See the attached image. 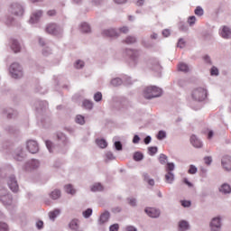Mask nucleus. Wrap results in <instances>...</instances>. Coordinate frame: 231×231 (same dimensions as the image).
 Returning <instances> with one entry per match:
<instances>
[{
	"label": "nucleus",
	"instance_id": "1",
	"mask_svg": "<svg viewBox=\"0 0 231 231\" xmlns=\"http://www.w3.org/2000/svg\"><path fill=\"white\" fill-rule=\"evenodd\" d=\"M0 201L7 208H15L17 207L12 193L5 187H0Z\"/></svg>",
	"mask_w": 231,
	"mask_h": 231
},
{
	"label": "nucleus",
	"instance_id": "2",
	"mask_svg": "<svg viewBox=\"0 0 231 231\" xmlns=\"http://www.w3.org/2000/svg\"><path fill=\"white\" fill-rule=\"evenodd\" d=\"M162 88L156 86L146 87L143 90V97L146 100H152V98H158L162 97Z\"/></svg>",
	"mask_w": 231,
	"mask_h": 231
},
{
	"label": "nucleus",
	"instance_id": "3",
	"mask_svg": "<svg viewBox=\"0 0 231 231\" xmlns=\"http://www.w3.org/2000/svg\"><path fill=\"white\" fill-rule=\"evenodd\" d=\"M9 73L13 79H23L24 72L23 71V66L14 62L11 64L9 68Z\"/></svg>",
	"mask_w": 231,
	"mask_h": 231
},
{
	"label": "nucleus",
	"instance_id": "4",
	"mask_svg": "<svg viewBox=\"0 0 231 231\" xmlns=\"http://www.w3.org/2000/svg\"><path fill=\"white\" fill-rule=\"evenodd\" d=\"M45 32L50 35H54L55 37H59V35H62L64 29H62L60 25L57 23H49L45 28Z\"/></svg>",
	"mask_w": 231,
	"mask_h": 231
},
{
	"label": "nucleus",
	"instance_id": "5",
	"mask_svg": "<svg viewBox=\"0 0 231 231\" xmlns=\"http://www.w3.org/2000/svg\"><path fill=\"white\" fill-rule=\"evenodd\" d=\"M221 228H223V217L217 216L212 217L209 222V230L221 231Z\"/></svg>",
	"mask_w": 231,
	"mask_h": 231
},
{
	"label": "nucleus",
	"instance_id": "6",
	"mask_svg": "<svg viewBox=\"0 0 231 231\" xmlns=\"http://www.w3.org/2000/svg\"><path fill=\"white\" fill-rule=\"evenodd\" d=\"M126 55L130 58L129 66H131V68H134L138 64L140 51L133 49H127Z\"/></svg>",
	"mask_w": 231,
	"mask_h": 231
},
{
	"label": "nucleus",
	"instance_id": "7",
	"mask_svg": "<svg viewBox=\"0 0 231 231\" xmlns=\"http://www.w3.org/2000/svg\"><path fill=\"white\" fill-rule=\"evenodd\" d=\"M192 98L196 102H203L207 98V89L199 88L193 90Z\"/></svg>",
	"mask_w": 231,
	"mask_h": 231
},
{
	"label": "nucleus",
	"instance_id": "8",
	"mask_svg": "<svg viewBox=\"0 0 231 231\" xmlns=\"http://www.w3.org/2000/svg\"><path fill=\"white\" fill-rule=\"evenodd\" d=\"M7 185L12 190V192H18L19 190V184L17 183V178H15V175L11 174L7 176Z\"/></svg>",
	"mask_w": 231,
	"mask_h": 231
},
{
	"label": "nucleus",
	"instance_id": "9",
	"mask_svg": "<svg viewBox=\"0 0 231 231\" xmlns=\"http://www.w3.org/2000/svg\"><path fill=\"white\" fill-rule=\"evenodd\" d=\"M41 165V162H39L38 160H30L28 161L24 166L23 171H26L27 172H32V171H35V169H39V166Z\"/></svg>",
	"mask_w": 231,
	"mask_h": 231
},
{
	"label": "nucleus",
	"instance_id": "10",
	"mask_svg": "<svg viewBox=\"0 0 231 231\" xmlns=\"http://www.w3.org/2000/svg\"><path fill=\"white\" fill-rule=\"evenodd\" d=\"M26 149L31 154H37L39 152V143L37 141L29 140L26 142Z\"/></svg>",
	"mask_w": 231,
	"mask_h": 231
},
{
	"label": "nucleus",
	"instance_id": "11",
	"mask_svg": "<svg viewBox=\"0 0 231 231\" xmlns=\"http://www.w3.org/2000/svg\"><path fill=\"white\" fill-rule=\"evenodd\" d=\"M9 12L14 15H23L24 14V8L19 3H13L9 8Z\"/></svg>",
	"mask_w": 231,
	"mask_h": 231
},
{
	"label": "nucleus",
	"instance_id": "12",
	"mask_svg": "<svg viewBox=\"0 0 231 231\" xmlns=\"http://www.w3.org/2000/svg\"><path fill=\"white\" fill-rule=\"evenodd\" d=\"M109 219H111V213L108 210H105L100 214L97 223L98 225H106V223L109 222Z\"/></svg>",
	"mask_w": 231,
	"mask_h": 231
},
{
	"label": "nucleus",
	"instance_id": "13",
	"mask_svg": "<svg viewBox=\"0 0 231 231\" xmlns=\"http://www.w3.org/2000/svg\"><path fill=\"white\" fill-rule=\"evenodd\" d=\"M219 35L222 39H226V41L231 39V28L224 25L219 30Z\"/></svg>",
	"mask_w": 231,
	"mask_h": 231
},
{
	"label": "nucleus",
	"instance_id": "14",
	"mask_svg": "<svg viewBox=\"0 0 231 231\" xmlns=\"http://www.w3.org/2000/svg\"><path fill=\"white\" fill-rule=\"evenodd\" d=\"M218 192L222 194V196H230L231 194V185L227 182L222 183L218 187Z\"/></svg>",
	"mask_w": 231,
	"mask_h": 231
},
{
	"label": "nucleus",
	"instance_id": "15",
	"mask_svg": "<svg viewBox=\"0 0 231 231\" xmlns=\"http://www.w3.org/2000/svg\"><path fill=\"white\" fill-rule=\"evenodd\" d=\"M144 212L149 217H152L154 219L158 218L161 214L160 209H157L155 208H146L144 209Z\"/></svg>",
	"mask_w": 231,
	"mask_h": 231
},
{
	"label": "nucleus",
	"instance_id": "16",
	"mask_svg": "<svg viewBox=\"0 0 231 231\" xmlns=\"http://www.w3.org/2000/svg\"><path fill=\"white\" fill-rule=\"evenodd\" d=\"M10 48L14 53H20L21 50H23V45L16 39L11 40Z\"/></svg>",
	"mask_w": 231,
	"mask_h": 231
},
{
	"label": "nucleus",
	"instance_id": "17",
	"mask_svg": "<svg viewBox=\"0 0 231 231\" xmlns=\"http://www.w3.org/2000/svg\"><path fill=\"white\" fill-rule=\"evenodd\" d=\"M41 17H42V11L39 10V11H35L34 13H32V14L31 15V18L29 20V23L31 24H36V23H39V21L41 20Z\"/></svg>",
	"mask_w": 231,
	"mask_h": 231
},
{
	"label": "nucleus",
	"instance_id": "18",
	"mask_svg": "<svg viewBox=\"0 0 231 231\" xmlns=\"http://www.w3.org/2000/svg\"><path fill=\"white\" fill-rule=\"evenodd\" d=\"M223 169H225V171H227V172H230L231 171V157L228 155H226L222 158L221 161Z\"/></svg>",
	"mask_w": 231,
	"mask_h": 231
},
{
	"label": "nucleus",
	"instance_id": "19",
	"mask_svg": "<svg viewBox=\"0 0 231 231\" xmlns=\"http://www.w3.org/2000/svg\"><path fill=\"white\" fill-rule=\"evenodd\" d=\"M105 37H118L120 33L116 29H106L102 32Z\"/></svg>",
	"mask_w": 231,
	"mask_h": 231
},
{
	"label": "nucleus",
	"instance_id": "20",
	"mask_svg": "<svg viewBox=\"0 0 231 231\" xmlns=\"http://www.w3.org/2000/svg\"><path fill=\"white\" fill-rule=\"evenodd\" d=\"M61 196L62 191H60V189H55L49 193V197L51 198V199H53L54 201L57 199H60Z\"/></svg>",
	"mask_w": 231,
	"mask_h": 231
},
{
	"label": "nucleus",
	"instance_id": "21",
	"mask_svg": "<svg viewBox=\"0 0 231 231\" xmlns=\"http://www.w3.org/2000/svg\"><path fill=\"white\" fill-rule=\"evenodd\" d=\"M190 143L193 145V147H196L197 149L203 147V143L196 135H192L190 137Z\"/></svg>",
	"mask_w": 231,
	"mask_h": 231
},
{
	"label": "nucleus",
	"instance_id": "22",
	"mask_svg": "<svg viewBox=\"0 0 231 231\" xmlns=\"http://www.w3.org/2000/svg\"><path fill=\"white\" fill-rule=\"evenodd\" d=\"M24 158H26V152H24V150L18 149L15 152L14 160L17 162H23Z\"/></svg>",
	"mask_w": 231,
	"mask_h": 231
},
{
	"label": "nucleus",
	"instance_id": "23",
	"mask_svg": "<svg viewBox=\"0 0 231 231\" xmlns=\"http://www.w3.org/2000/svg\"><path fill=\"white\" fill-rule=\"evenodd\" d=\"M174 180H175L174 172H166V174L164 175V181L169 185H172V183H174Z\"/></svg>",
	"mask_w": 231,
	"mask_h": 231
},
{
	"label": "nucleus",
	"instance_id": "24",
	"mask_svg": "<svg viewBox=\"0 0 231 231\" xmlns=\"http://www.w3.org/2000/svg\"><path fill=\"white\" fill-rule=\"evenodd\" d=\"M79 30L82 32V33H91V25L86 22H83L79 25Z\"/></svg>",
	"mask_w": 231,
	"mask_h": 231
},
{
	"label": "nucleus",
	"instance_id": "25",
	"mask_svg": "<svg viewBox=\"0 0 231 231\" xmlns=\"http://www.w3.org/2000/svg\"><path fill=\"white\" fill-rule=\"evenodd\" d=\"M91 192H102L104 186L100 182H96L90 186Z\"/></svg>",
	"mask_w": 231,
	"mask_h": 231
},
{
	"label": "nucleus",
	"instance_id": "26",
	"mask_svg": "<svg viewBox=\"0 0 231 231\" xmlns=\"http://www.w3.org/2000/svg\"><path fill=\"white\" fill-rule=\"evenodd\" d=\"M57 138L63 147L68 145V137H66V134H64L63 133H58Z\"/></svg>",
	"mask_w": 231,
	"mask_h": 231
},
{
	"label": "nucleus",
	"instance_id": "27",
	"mask_svg": "<svg viewBox=\"0 0 231 231\" xmlns=\"http://www.w3.org/2000/svg\"><path fill=\"white\" fill-rule=\"evenodd\" d=\"M190 228V224H189V221L187 220H180L179 222V229L180 231H187Z\"/></svg>",
	"mask_w": 231,
	"mask_h": 231
},
{
	"label": "nucleus",
	"instance_id": "28",
	"mask_svg": "<svg viewBox=\"0 0 231 231\" xmlns=\"http://www.w3.org/2000/svg\"><path fill=\"white\" fill-rule=\"evenodd\" d=\"M178 69L183 73H189V71H190V67H189V65L185 62H180L178 64Z\"/></svg>",
	"mask_w": 231,
	"mask_h": 231
},
{
	"label": "nucleus",
	"instance_id": "29",
	"mask_svg": "<svg viewBox=\"0 0 231 231\" xmlns=\"http://www.w3.org/2000/svg\"><path fill=\"white\" fill-rule=\"evenodd\" d=\"M64 189L65 192L67 194H70V196H75V194H77V189H75V188L71 184L65 185Z\"/></svg>",
	"mask_w": 231,
	"mask_h": 231
},
{
	"label": "nucleus",
	"instance_id": "30",
	"mask_svg": "<svg viewBox=\"0 0 231 231\" xmlns=\"http://www.w3.org/2000/svg\"><path fill=\"white\" fill-rule=\"evenodd\" d=\"M35 107H36L37 111H44V109H46V107H48V102L38 101L35 104Z\"/></svg>",
	"mask_w": 231,
	"mask_h": 231
},
{
	"label": "nucleus",
	"instance_id": "31",
	"mask_svg": "<svg viewBox=\"0 0 231 231\" xmlns=\"http://www.w3.org/2000/svg\"><path fill=\"white\" fill-rule=\"evenodd\" d=\"M150 64H151L152 69H153L154 71H159V69H162V66H160V61H158L157 59H153L150 60Z\"/></svg>",
	"mask_w": 231,
	"mask_h": 231
},
{
	"label": "nucleus",
	"instance_id": "32",
	"mask_svg": "<svg viewBox=\"0 0 231 231\" xmlns=\"http://www.w3.org/2000/svg\"><path fill=\"white\" fill-rule=\"evenodd\" d=\"M124 84V81L120 78H114L110 81V85L113 86V88H118V86H122Z\"/></svg>",
	"mask_w": 231,
	"mask_h": 231
},
{
	"label": "nucleus",
	"instance_id": "33",
	"mask_svg": "<svg viewBox=\"0 0 231 231\" xmlns=\"http://www.w3.org/2000/svg\"><path fill=\"white\" fill-rule=\"evenodd\" d=\"M60 215V209H54L53 211L49 212V217L51 221H55V218Z\"/></svg>",
	"mask_w": 231,
	"mask_h": 231
},
{
	"label": "nucleus",
	"instance_id": "34",
	"mask_svg": "<svg viewBox=\"0 0 231 231\" xmlns=\"http://www.w3.org/2000/svg\"><path fill=\"white\" fill-rule=\"evenodd\" d=\"M45 145L49 152H55V151H57V146L53 145V143H51V141H46Z\"/></svg>",
	"mask_w": 231,
	"mask_h": 231
},
{
	"label": "nucleus",
	"instance_id": "35",
	"mask_svg": "<svg viewBox=\"0 0 231 231\" xmlns=\"http://www.w3.org/2000/svg\"><path fill=\"white\" fill-rule=\"evenodd\" d=\"M96 143L100 149H106L107 147V141L106 139H97Z\"/></svg>",
	"mask_w": 231,
	"mask_h": 231
},
{
	"label": "nucleus",
	"instance_id": "36",
	"mask_svg": "<svg viewBox=\"0 0 231 231\" xmlns=\"http://www.w3.org/2000/svg\"><path fill=\"white\" fill-rule=\"evenodd\" d=\"M176 169V164L174 162H167L165 167V172H174Z\"/></svg>",
	"mask_w": 231,
	"mask_h": 231
},
{
	"label": "nucleus",
	"instance_id": "37",
	"mask_svg": "<svg viewBox=\"0 0 231 231\" xmlns=\"http://www.w3.org/2000/svg\"><path fill=\"white\" fill-rule=\"evenodd\" d=\"M84 66H86V63L84 62V60H77L75 62H74V68L76 69H82V68H84Z\"/></svg>",
	"mask_w": 231,
	"mask_h": 231
},
{
	"label": "nucleus",
	"instance_id": "38",
	"mask_svg": "<svg viewBox=\"0 0 231 231\" xmlns=\"http://www.w3.org/2000/svg\"><path fill=\"white\" fill-rule=\"evenodd\" d=\"M75 122H76V124H79V125H84V124H86V119H85L84 116L78 115V116H76Z\"/></svg>",
	"mask_w": 231,
	"mask_h": 231
},
{
	"label": "nucleus",
	"instance_id": "39",
	"mask_svg": "<svg viewBox=\"0 0 231 231\" xmlns=\"http://www.w3.org/2000/svg\"><path fill=\"white\" fill-rule=\"evenodd\" d=\"M134 162H142V160H143V153L140 152H135L134 153Z\"/></svg>",
	"mask_w": 231,
	"mask_h": 231
},
{
	"label": "nucleus",
	"instance_id": "40",
	"mask_svg": "<svg viewBox=\"0 0 231 231\" xmlns=\"http://www.w3.org/2000/svg\"><path fill=\"white\" fill-rule=\"evenodd\" d=\"M126 201L130 207H138V200L135 198H128Z\"/></svg>",
	"mask_w": 231,
	"mask_h": 231
},
{
	"label": "nucleus",
	"instance_id": "41",
	"mask_svg": "<svg viewBox=\"0 0 231 231\" xmlns=\"http://www.w3.org/2000/svg\"><path fill=\"white\" fill-rule=\"evenodd\" d=\"M157 140H165L167 138V132L160 130L156 136Z\"/></svg>",
	"mask_w": 231,
	"mask_h": 231
},
{
	"label": "nucleus",
	"instance_id": "42",
	"mask_svg": "<svg viewBox=\"0 0 231 231\" xmlns=\"http://www.w3.org/2000/svg\"><path fill=\"white\" fill-rule=\"evenodd\" d=\"M51 53H53V51L51 50V48L48 47V46H45L43 49H42V55L44 57H48L50 55H51Z\"/></svg>",
	"mask_w": 231,
	"mask_h": 231
},
{
	"label": "nucleus",
	"instance_id": "43",
	"mask_svg": "<svg viewBox=\"0 0 231 231\" xmlns=\"http://www.w3.org/2000/svg\"><path fill=\"white\" fill-rule=\"evenodd\" d=\"M194 13H195V15H198V17H202V15L205 14V11L201 6H197Z\"/></svg>",
	"mask_w": 231,
	"mask_h": 231
},
{
	"label": "nucleus",
	"instance_id": "44",
	"mask_svg": "<svg viewBox=\"0 0 231 231\" xmlns=\"http://www.w3.org/2000/svg\"><path fill=\"white\" fill-rule=\"evenodd\" d=\"M92 215H93L92 208H88L82 212V216H83V217H85V219H88V217H91Z\"/></svg>",
	"mask_w": 231,
	"mask_h": 231
},
{
	"label": "nucleus",
	"instance_id": "45",
	"mask_svg": "<svg viewBox=\"0 0 231 231\" xmlns=\"http://www.w3.org/2000/svg\"><path fill=\"white\" fill-rule=\"evenodd\" d=\"M82 106L85 107V109H93V102L88 99L83 101Z\"/></svg>",
	"mask_w": 231,
	"mask_h": 231
},
{
	"label": "nucleus",
	"instance_id": "46",
	"mask_svg": "<svg viewBox=\"0 0 231 231\" xmlns=\"http://www.w3.org/2000/svg\"><path fill=\"white\" fill-rule=\"evenodd\" d=\"M125 44H134L136 42V37L127 36L125 40Z\"/></svg>",
	"mask_w": 231,
	"mask_h": 231
},
{
	"label": "nucleus",
	"instance_id": "47",
	"mask_svg": "<svg viewBox=\"0 0 231 231\" xmlns=\"http://www.w3.org/2000/svg\"><path fill=\"white\" fill-rule=\"evenodd\" d=\"M148 152H149L150 156H154V154H156V152H158V147H156V146L148 147Z\"/></svg>",
	"mask_w": 231,
	"mask_h": 231
},
{
	"label": "nucleus",
	"instance_id": "48",
	"mask_svg": "<svg viewBox=\"0 0 231 231\" xmlns=\"http://www.w3.org/2000/svg\"><path fill=\"white\" fill-rule=\"evenodd\" d=\"M198 172V167L194 164L189 165V169L188 171V174H196Z\"/></svg>",
	"mask_w": 231,
	"mask_h": 231
},
{
	"label": "nucleus",
	"instance_id": "49",
	"mask_svg": "<svg viewBox=\"0 0 231 231\" xmlns=\"http://www.w3.org/2000/svg\"><path fill=\"white\" fill-rule=\"evenodd\" d=\"M159 162L162 165H165V163H167V155L161 153L159 157Z\"/></svg>",
	"mask_w": 231,
	"mask_h": 231
},
{
	"label": "nucleus",
	"instance_id": "50",
	"mask_svg": "<svg viewBox=\"0 0 231 231\" xmlns=\"http://www.w3.org/2000/svg\"><path fill=\"white\" fill-rule=\"evenodd\" d=\"M196 21H198V19L196 18V16H189L188 18V24L189 26H193L194 24H196Z\"/></svg>",
	"mask_w": 231,
	"mask_h": 231
},
{
	"label": "nucleus",
	"instance_id": "51",
	"mask_svg": "<svg viewBox=\"0 0 231 231\" xmlns=\"http://www.w3.org/2000/svg\"><path fill=\"white\" fill-rule=\"evenodd\" d=\"M144 180L145 181H147L148 184L151 185V187H154V180L149 178V175L147 173L144 174Z\"/></svg>",
	"mask_w": 231,
	"mask_h": 231
},
{
	"label": "nucleus",
	"instance_id": "52",
	"mask_svg": "<svg viewBox=\"0 0 231 231\" xmlns=\"http://www.w3.org/2000/svg\"><path fill=\"white\" fill-rule=\"evenodd\" d=\"M0 231H9L8 224L0 222Z\"/></svg>",
	"mask_w": 231,
	"mask_h": 231
},
{
	"label": "nucleus",
	"instance_id": "53",
	"mask_svg": "<svg viewBox=\"0 0 231 231\" xmlns=\"http://www.w3.org/2000/svg\"><path fill=\"white\" fill-rule=\"evenodd\" d=\"M94 100H95V102H100V101H102V93H101V92H97V93L94 95Z\"/></svg>",
	"mask_w": 231,
	"mask_h": 231
},
{
	"label": "nucleus",
	"instance_id": "54",
	"mask_svg": "<svg viewBox=\"0 0 231 231\" xmlns=\"http://www.w3.org/2000/svg\"><path fill=\"white\" fill-rule=\"evenodd\" d=\"M120 230V226L118 224H113L109 226V231H118Z\"/></svg>",
	"mask_w": 231,
	"mask_h": 231
},
{
	"label": "nucleus",
	"instance_id": "55",
	"mask_svg": "<svg viewBox=\"0 0 231 231\" xmlns=\"http://www.w3.org/2000/svg\"><path fill=\"white\" fill-rule=\"evenodd\" d=\"M36 227L38 230H42L44 228V222H42V220H39L36 222Z\"/></svg>",
	"mask_w": 231,
	"mask_h": 231
},
{
	"label": "nucleus",
	"instance_id": "56",
	"mask_svg": "<svg viewBox=\"0 0 231 231\" xmlns=\"http://www.w3.org/2000/svg\"><path fill=\"white\" fill-rule=\"evenodd\" d=\"M177 46L178 48H180V49L185 48V40L180 38L177 43Z\"/></svg>",
	"mask_w": 231,
	"mask_h": 231
},
{
	"label": "nucleus",
	"instance_id": "57",
	"mask_svg": "<svg viewBox=\"0 0 231 231\" xmlns=\"http://www.w3.org/2000/svg\"><path fill=\"white\" fill-rule=\"evenodd\" d=\"M210 73L212 76L217 77V75H219V70L217 68L212 67Z\"/></svg>",
	"mask_w": 231,
	"mask_h": 231
},
{
	"label": "nucleus",
	"instance_id": "58",
	"mask_svg": "<svg viewBox=\"0 0 231 231\" xmlns=\"http://www.w3.org/2000/svg\"><path fill=\"white\" fill-rule=\"evenodd\" d=\"M181 205L182 207H184L185 208H189V207H190L191 203L189 200H182L181 201Z\"/></svg>",
	"mask_w": 231,
	"mask_h": 231
},
{
	"label": "nucleus",
	"instance_id": "59",
	"mask_svg": "<svg viewBox=\"0 0 231 231\" xmlns=\"http://www.w3.org/2000/svg\"><path fill=\"white\" fill-rule=\"evenodd\" d=\"M106 156V160H115V155L111 152H107Z\"/></svg>",
	"mask_w": 231,
	"mask_h": 231
},
{
	"label": "nucleus",
	"instance_id": "60",
	"mask_svg": "<svg viewBox=\"0 0 231 231\" xmlns=\"http://www.w3.org/2000/svg\"><path fill=\"white\" fill-rule=\"evenodd\" d=\"M115 147L116 149V151H122V143H120L119 141L116 142Z\"/></svg>",
	"mask_w": 231,
	"mask_h": 231
},
{
	"label": "nucleus",
	"instance_id": "61",
	"mask_svg": "<svg viewBox=\"0 0 231 231\" xmlns=\"http://www.w3.org/2000/svg\"><path fill=\"white\" fill-rule=\"evenodd\" d=\"M119 32H121L122 33H129V27L127 26L121 27L119 29Z\"/></svg>",
	"mask_w": 231,
	"mask_h": 231
},
{
	"label": "nucleus",
	"instance_id": "62",
	"mask_svg": "<svg viewBox=\"0 0 231 231\" xmlns=\"http://www.w3.org/2000/svg\"><path fill=\"white\" fill-rule=\"evenodd\" d=\"M180 32H189V26L181 23L180 26Z\"/></svg>",
	"mask_w": 231,
	"mask_h": 231
},
{
	"label": "nucleus",
	"instance_id": "63",
	"mask_svg": "<svg viewBox=\"0 0 231 231\" xmlns=\"http://www.w3.org/2000/svg\"><path fill=\"white\" fill-rule=\"evenodd\" d=\"M152 138L150 136V135H147L145 138H144V143L145 145H149V143L152 142Z\"/></svg>",
	"mask_w": 231,
	"mask_h": 231
},
{
	"label": "nucleus",
	"instance_id": "64",
	"mask_svg": "<svg viewBox=\"0 0 231 231\" xmlns=\"http://www.w3.org/2000/svg\"><path fill=\"white\" fill-rule=\"evenodd\" d=\"M204 162L206 165H210V163H212V157H205Z\"/></svg>",
	"mask_w": 231,
	"mask_h": 231
}]
</instances>
